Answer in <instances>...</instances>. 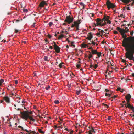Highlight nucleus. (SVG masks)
Here are the masks:
<instances>
[{
    "mask_svg": "<svg viewBox=\"0 0 134 134\" xmlns=\"http://www.w3.org/2000/svg\"><path fill=\"white\" fill-rule=\"evenodd\" d=\"M117 29L119 31L122 38H124L122 41V46L125 47L126 49L130 47L131 46L134 45V36L127 37L126 35L124 32V29H122L119 27H117Z\"/></svg>",
    "mask_w": 134,
    "mask_h": 134,
    "instance_id": "f257e3e1",
    "label": "nucleus"
},
{
    "mask_svg": "<svg viewBox=\"0 0 134 134\" xmlns=\"http://www.w3.org/2000/svg\"><path fill=\"white\" fill-rule=\"evenodd\" d=\"M126 51L125 53V57L130 60H133L134 62V45L131 46L130 47L126 49Z\"/></svg>",
    "mask_w": 134,
    "mask_h": 134,
    "instance_id": "f03ea898",
    "label": "nucleus"
},
{
    "mask_svg": "<svg viewBox=\"0 0 134 134\" xmlns=\"http://www.w3.org/2000/svg\"><path fill=\"white\" fill-rule=\"evenodd\" d=\"M18 127L20 128V130L23 132H27L26 134H35L36 133L35 131H31L29 129L28 125L25 124L23 126L20 125L18 126Z\"/></svg>",
    "mask_w": 134,
    "mask_h": 134,
    "instance_id": "7ed1b4c3",
    "label": "nucleus"
},
{
    "mask_svg": "<svg viewBox=\"0 0 134 134\" xmlns=\"http://www.w3.org/2000/svg\"><path fill=\"white\" fill-rule=\"evenodd\" d=\"M20 114L22 115L23 118L27 120L28 119L29 114L27 112L24 111L23 112H20Z\"/></svg>",
    "mask_w": 134,
    "mask_h": 134,
    "instance_id": "20e7f679",
    "label": "nucleus"
},
{
    "mask_svg": "<svg viewBox=\"0 0 134 134\" xmlns=\"http://www.w3.org/2000/svg\"><path fill=\"white\" fill-rule=\"evenodd\" d=\"M106 5L108 10H110L111 8H113L115 6V5L111 3L109 0L107 1Z\"/></svg>",
    "mask_w": 134,
    "mask_h": 134,
    "instance_id": "39448f33",
    "label": "nucleus"
},
{
    "mask_svg": "<svg viewBox=\"0 0 134 134\" xmlns=\"http://www.w3.org/2000/svg\"><path fill=\"white\" fill-rule=\"evenodd\" d=\"M73 21V18H72L70 16H67L66 17V19L64 20V21L67 22L68 24H70Z\"/></svg>",
    "mask_w": 134,
    "mask_h": 134,
    "instance_id": "423d86ee",
    "label": "nucleus"
},
{
    "mask_svg": "<svg viewBox=\"0 0 134 134\" xmlns=\"http://www.w3.org/2000/svg\"><path fill=\"white\" fill-rule=\"evenodd\" d=\"M103 20H102L101 19L99 18H98L96 19V24L98 26L100 25L102 26H103L105 25L106 24V23H102V22H103Z\"/></svg>",
    "mask_w": 134,
    "mask_h": 134,
    "instance_id": "0eeeda50",
    "label": "nucleus"
},
{
    "mask_svg": "<svg viewBox=\"0 0 134 134\" xmlns=\"http://www.w3.org/2000/svg\"><path fill=\"white\" fill-rule=\"evenodd\" d=\"M53 43L54 44L53 47L54 50L57 53H59L60 51V48L56 44L55 42H53Z\"/></svg>",
    "mask_w": 134,
    "mask_h": 134,
    "instance_id": "6e6552de",
    "label": "nucleus"
},
{
    "mask_svg": "<svg viewBox=\"0 0 134 134\" xmlns=\"http://www.w3.org/2000/svg\"><path fill=\"white\" fill-rule=\"evenodd\" d=\"M48 4L46 3V1H41L39 5V6L40 8V9L43 7H44V6H47Z\"/></svg>",
    "mask_w": 134,
    "mask_h": 134,
    "instance_id": "1a4fd4ad",
    "label": "nucleus"
},
{
    "mask_svg": "<svg viewBox=\"0 0 134 134\" xmlns=\"http://www.w3.org/2000/svg\"><path fill=\"white\" fill-rule=\"evenodd\" d=\"M131 98V96L130 94H128L125 96V98L127 102L129 103L130 100Z\"/></svg>",
    "mask_w": 134,
    "mask_h": 134,
    "instance_id": "9d476101",
    "label": "nucleus"
},
{
    "mask_svg": "<svg viewBox=\"0 0 134 134\" xmlns=\"http://www.w3.org/2000/svg\"><path fill=\"white\" fill-rule=\"evenodd\" d=\"M3 99L7 103H9L10 102V100L9 96H5L3 97Z\"/></svg>",
    "mask_w": 134,
    "mask_h": 134,
    "instance_id": "9b49d317",
    "label": "nucleus"
},
{
    "mask_svg": "<svg viewBox=\"0 0 134 134\" xmlns=\"http://www.w3.org/2000/svg\"><path fill=\"white\" fill-rule=\"evenodd\" d=\"M81 21L80 20H79L76 21H74V23L75 24V27H79V25L81 23Z\"/></svg>",
    "mask_w": 134,
    "mask_h": 134,
    "instance_id": "f8f14e48",
    "label": "nucleus"
},
{
    "mask_svg": "<svg viewBox=\"0 0 134 134\" xmlns=\"http://www.w3.org/2000/svg\"><path fill=\"white\" fill-rule=\"evenodd\" d=\"M89 53V54L88 55V57L89 58L88 61H91V59L90 58H92L93 57V56L92 55V54L91 52L90 51H89L88 52Z\"/></svg>",
    "mask_w": 134,
    "mask_h": 134,
    "instance_id": "ddd939ff",
    "label": "nucleus"
},
{
    "mask_svg": "<svg viewBox=\"0 0 134 134\" xmlns=\"http://www.w3.org/2000/svg\"><path fill=\"white\" fill-rule=\"evenodd\" d=\"M87 39L89 40H91L93 37V35L91 33H89Z\"/></svg>",
    "mask_w": 134,
    "mask_h": 134,
    "instance_id": "4468645a",
    "label": "nucleus"
},
{
    "mask_svg": "<svg viewBox=\"0 0 134 134\" xmlns=\"http://www.w3.org/2000/svg\"><path fill=\"white\" fill-rule=\"evenodd\" d=\"M124 105H125L126 108L127 107L128 108L130 109H131V107L132 106H131L130 104H129V103H127H127H126L125 104H124Z\"/></svg>",
    "mask_w": 134,
    "mask_h": 134,
    "instance_id": "2eb2a0df",
    "label": "nucleus"
},
{
    "mask_svg": "<svg viewBox=\"0 0 134 134\" xmlns=\"http://www.w3.org/2000/svg\"><path fill=\"white\" fill-rule=\"evenodd\" d=\"M97 50H93L92 49L91 50V52L93 55L96 54L97 53Z\"/></svg>",
    "mask_w": 134,
    "mask_h": 134,
    "instance_id": "dca6fc26",
    "label": "nucleus"
},
{
    "mask_svg": "<svg viewBox=\"0 0 134 134\" xmlns=\"http://www.w3.org/2000/svg\"><path fill=\"white\" fill-rule=\"evenodd\" d=\"M60 34V35H59L58 37V40L62 39L64 37V35L63 34L61 33Z\"/></svg>",
    "mask_w": 134,
    "mask_h": 134,
    "instance_id": "f3484780",
    "label": "nucleus"
},
{
    "mask_svg": "<svg viewBox=\"0 0 134 134\" xmlns=\"http://www.w3.org/2000/svg\"><path fill=\"white\" fill-rule=\"evenodd\" d=\"M121 1L124 3L126 4L130 2V0H121Z\"/></svg>",
    "mask_w": 134,
    "mask_h": 134,
    "instance_id": "a211bd4d",
    "label": "nucleus"
},
{
    "mask_svg": "<svg viewBox=\"0 0 134 134\" xmlns=\"http://www.w3.org/2000/svg\"><path fill=\"white\" fill-rule=\"evenodd\" d=\"M102 105H103L104 106V108L105 110H107L109 108V106L103 103H102Z\"/></svg>",
    "mask_w": 134,
    "mask_h": 134,
    "instance_id": "6ab92c4d",
    "label": "nucleus"
},
{
    "mask_svg": "<svg viewBox=\"0 0 134 134\" xmlns=\"http://www.w3.org/2000/svg\"><path fill=\"white\" fill-rule=\"evenodd\" d=\"M105 96H108L110 98L112 96V94L111 93H106L105 94Z\"/></svg>",
    "mask_w": 134,
    "mask_h": 134,
    "instance_id": "aec40b11",
    "label": "nucleus"
},
{
    "mask_svg": "<svg viewBox=\"0 0 134 134\" xmlns=\"http://www.w3.org/2000/svg\"><path fill=\"white\" fill-rule=\"evenodd\" d=\"M28 119H29L30 120L33 122H34L35 121V119H34L32 117L30 116L29 115L28 116Z\"/></svg>",
    "mask_w": 134,
    "mask_h": 134,
    "instance_id": "412c9836",
    "label": "nucleus"
},
{
    "mask_svg": "<svg viewBox=\"0 0 134 134\" xmlns=\"http://www.w3.org/2000/svg\"><path fill=\"white\" fill-rule=\"evenodd\" d=\"M109 16H108L107 17H105L103 19V20L104 19L105 21H107L109 20Z\"/></svg>",
    "mask_w": 134,
    "mask_h": 134,
    "instance_id": "4be33fe9",
    "label": "nucleus"
},
{
    "mask_svg": "<svg viewBox=\"0 0 134 134\" xmlns=\"http://www.w3.org/2000/svg\"><path fill=\"white\" fill-rule=\"evenodd\" d=\"M81 46L82 48H86L87 47V45L85 44H81Z\"/></svg>",
    "mask_w": 134,
    "mask_h": 134,
    "instance_id": "5701e85b",
    "label": "nucleus"
},
{
    "mask_svg": "<svg viewBox=\"0 0 134 134\" xmlns=\"http://www.w3.org/2000/svg\"><path fill=\"white\" fill-rule=\"evenodd\" d=\"M43 59L45 61H49V60H48V57L47 56H45L44 57Z\"/></svg>",
    "mask_w": 134,
    "mask_h": 134,
    "instance_id": "b1692460",
    "label": "nucleus"
},
{
    "mask_svg": "<svg viewBox=\"0 0 134 134\" xmlns=\"http://www.w3.org/2000/svg\"><path fill=\"white\" fill-rule=\"evenodd\" d=\"M89 131L91 132H96L95 131V130L94 129L93 127L92 128L91 130H90Z\"/></svg>",
    "mask_w": 134,
    "mask_h": 134,
    "instance_id": "393cba45",
    "label": "nucleus"
},
{
    "mask_svg": "<svg viewBox=\"0 0 134 134\" xmlns=\"http://www.w3.org/2000/svg\"><path fill=\"white\" fill-rule=\"evenodd\" d=\"M39 132L41 133L44 134V132L42 131V130L41 129H39L38 130Z\"/></svg>",
    "mask_w": 134,
    "mask_h": 134,
    "instance_id": "a878e982",
    "label": "nucleus"
},
{
    "mask_svg": "<svg viewBox=\"0 0 134 134\" xmlns=\"http://www.w3.org/2000/svg\"><path fill=\"white\" fill-rule=\"evenodd\" d=\"M113 94H112V96H111V97L110 98H112V99H115L117 98V97L118 96L117 95H114L113 96Z\"/></svg>",
    "mask_w": 134,
    "mask_h": 134,
    "instance_id": "bb28decb",
    "label": "nucleus"
},
{
    "mask_svg": "<svg viewBox=\"0 0 134 134\" xmlns=\"http://www.w3.org/2000/svg\"><path fill=\"white\" fill-rule=\"evenodd\" d=\"M4 80L3 79H1L0 80V86L2 85V83L4 82Z\"/></svg>",
    "mask_w": 134,
    "mask_h": 134,
    "instance_id": "cd10ccee",
    "label": "nucleus"
},
{
    "mask_svg": "<svg viewBox=\"0 0 134 134\" xmlns=\"http://www.w3.org/2000/svg\"><path fill=\"white\" fill-rule=\"evenodd\" d=\"M124 33H127L129 31V29H127V27L126 28L125 30L124 29Z\"/></svg>",
    "mask_w": 134,
    "mask_h": 134,
    "instance_id": "c85d7f7f",
    "label": "nucleus"
},
{
    "mask_svg": "<svg viewBox=\"0 0 134 134\" xmlns=\"http://www.w3.org/2000/svg\"><path fill=\"white\" fill-rule=\"evenodd\" d=\"M102 54V53L100 52H97V53L96 54H97V55L98 56V57H99L101 55V54Z\"/></svg>",
    "mask_w": 134,
    "mask_h": 134,
    "instance_id": "c756f323",
    "label": "nucleus"
},
{
    "mask_svg": "<svg viewBox=\"0 0 134 134\" xmlns=\"http://www.w3.org/2000/svg\"><path fill=\"white\" fill-rule=\"evenodd\" d=\"M81 90H77L76 91V94L78 95L80 94V92H81Z\"/></svg>",
    "mask_w": 134,
    "mask_h": 134,
    "instance_id": "7c9ffc66",
    "label": "nucleus"
},
{
    "mask_svg": "<svg viewBox=\"0 0 134 134\" xmlns=\"http://www.w3.org/2000/svg\"><path fill=\"white\" fill-rule=\"evenodd\" d=\"M21 98H16L15 99V101L17 102L18 103H19L20 102V100Z\"/></svg>",
    "mask_w": 134,
    "mask_h": 134,
    "instance_id": "2f4dec72",
    "label": "nucleus"
},
{
    "mask_svg": "<svg viewBox=\"0 0 134 134\" xmlns=\"http://www.w3.org/2000/svg\"><path fill=\"white\" fill-rule=\"evenodd\" d=\"M64 63H62L60 64H59V67L61 68L64 65Z\"/></svg>",
    "mask_w": 134,
    "mask_h": 134,
    "instance_id": "473e14b6",
    "label": "nucleus"
},
{
    "mask_svg": "<svg viewBox=\"0 0 134 134\" xmlns=\"http://www.w3.org/2000/svg\"><path fill=\"white\" fill-rule=\"evenodd\" d=\"M53 24V23L52 22H50L48 24V25H49V27H51Z\"/></svg>",
    "mask_w": 134,
    "mask_h": 134,
    "instance_id": "72a5a7b5",
    "label": "nucleus"
},
{
    "mask_svg": "<svg viewBox=\"0 0 134 134\" xmlns=\"http://www.w3.org/2000/svg\"><path fill=\"white\" fill-rule=\"evenodd\" d=\"M89 44H90V45H91V44H92L93 45H95L96 44V43L94 42V41H92L91 42V43H89Z\"/></svg>",
    "mask_w": 134,
    "mask_h": 134,
    "instance_id": "f704fd0d",
    "label": "nucleus"
},
{
    "mask_svg": "<svg viewBox=\"0 0 134 134\" xmlns=\"http://www.w3.org/2000/svg\"><path fill=\"white\" fill-rule=\"evenodd\" d=\"M54 103L55 104H58L59 103V102L58 100H55L54 102Z\"/></svg>",
    "mask_w": 134,
    "mask_h": 134,
    "instance_id": "c9c22d12",
    "label": "nucleus"
},
{
    "mask_svg": "<svg viewBox=\"0 0 134 134\" xmlns=\"http://www.w3.org/2000/svg\"><path fill=\"white\" fill-rule=\"evenodd\" d=\"M105 92H106L107 93H111V92L108 89H106L105 90Z\"/></svg>",
    "mask_w": 134,
    "mask_h": 134,
    "instance_id": "e433bc0d",
    "label": "nucleus"
},
{
    "mask_svg": "<svg viewBox=\"0 0 134 134\" xmlns=\"http://www.w3.org/2000/svg\"><path fill=\"white\" fill-rule=\"evenodd\" d=\"M70 75L71 76V77L73 78H74V77H75V75L73 73H72Z\"/></svg>",
    "mask_w": 134,
    "mask_h": 134,
    "instance_id": "4c0bfd02",
    "label": "nucleus"
},
{
    "mask_svg": "<svg viewBox=\"0 0 134 134\" xmlns=\"http://www.w3.org/2000/svg\"><path fill=\"white\" fill-rule=\"evenodd\" d=\"M50 88V87L49 85H48L45 88V89L48 90Z\"/></svg>",
    "mask_w": 134,
    "mask_h": 134,
    "instance_id": "58836bf2",
    "label": "nucleus"
},
{
    "mask_svg": "<svg viewBox=\"0 0 134 134\" xmlns=\"http://www.w3.org/2000/svg\"><path fill=\"white\" fill-rule=\"evenodd\" d=\"M23 11L24 12L27 13L28 12V10L26 9H24L23 10Z\"/></svg>",
    "mask_w": 134,
    "mask_h": 134,
    "instance_id": "ea45409f",
    "label": "nucleus"
},
{
    "mask_svg": "<svg viewBox=\"0 0 134 134\" xmlns=\"http://www.w3.org/2000/svg\"><path fill=\"white\" fill-rule=\"evenodd\" d=\"M36 23H34L33 24H32L31 25V26L33 27H35L36 26Z\"/></svg>",
    "mask_w": 134,
    "mask_h": 134,
    "instance_id": "a19ab883",
    "label": "nucleus"
},
{
    "mask_svg": "<svg viewBox=\"0 0 134 134\" xmlns=\"http://www.w3.org/2000/svg\"><path fill=\"white\" fill-rule=\"evenodd\" d=\"M80 5L81 6H83L84 5V4L82 2H81L79 3Z\"/></svg>",
    "mask_w": 134,
    "mask_h": 134,
    "instance_id": "79ce46f5",
    "label": "nucleus"
},
{
    "mask_svg": "<svg viewBox=\"0 0 134 134\" xmlns=\"http://www.w3.org/2000/svg\"><path fill=\"white\" fill-rule=\"evenodd\" d=\"M54 127L55 129H56L58 128H59L60 126H57V125H54Z\"/></svg>",
    "mask_w": 134,
    "mask_h": 134,
    "instance_id": "37998d69",
    "label": "nucleus"
},
{
    "mask_svg": "<svg viewBox=\"0 0 134 134\" xmlns=\"http://www.w3.org/2000/svg\"><path fill=\"white\" fill-rule=\"evenodd\" d=\"M15 32L16 33H17L18 32H19V31H20V30H17L16 29H15Z\"/></svg>",
    "mask_w": 134,
    "mask_h": 134,
    "instance_id": "c03bdc74",
    "label": "nucleus"
},
{
    "mask_svg": "<svg viewBox=\"0 0 134 134\" xmlns=\"http://www.w3.org/2000/svg\"><path fill=\"white\" fill-rule=\"evenodd\" d=\"M25 102V100H22V104H21V105H24V104Z\"/></svg>",
    "mask_w": 134,
    "mask_h": 134,
    "instance_id": "a18cd8bd",
    "label": "nucleus"
},
{
    "mask_svg": "<svg viewBox=\"0 0 134 134\" xmlns=\"http://www.w3.org/2000/svg\"><path fill=\"white\" fill-rule=\"evenodd\" d=\"M98 65L96 64H95V65L93 66V68L95 69H96Z\"/></svg>",
    "mask_w": 134,
    "mask_h": 134,
    "instance_id": "49530a36",
    "label": "nucleus"
},
{
    "mask_svg": "<svg viewBox=\"0 0 134 134\" xmlns=\"http://www.w3.org/2000/svg\"><path fill=\"white\" fill-rule=\"evenodd\" d=\"M97 24H96L95 23H94L93 24V27H96L97 26Z\"/></svg>",
    "mask_w": 134,
    "mask_h": 134,
    "instance_id": "de8ad7c7",
    "label": "nucleus"
},
{
    "mask_svg": "<svg viewBox=\"0 0 134 134\" xmlns=\"http://www.w3.org/2000/svg\"><path fill=\"white\" fill-rule=\"evenodd\" d=\"M113 32H114V33L115 34H118V33L117 31L115 30H114L113 31Z\"/></svg>",
    "mask_w": 134,
    "mask_h": 134,
    "instance_id": "09e8293b",
    "label": "nucleus"
},
{
    "mask_svg": "<svg viewBox=\"0 0 134 134\" xmlns=\"http://www.w3.org/2000/svg\"><path fill=\"white\" fill-rule=\"evenodd\" d=\"M47 36L48 37V38H51L52 37V36L50 34H48Z\"/></svg>",
    "mask_w": 134,
    "mask_h": 134,
    "instance_id": "8fccbe9b",
    "label": "nucleus"
},
{
    "mask_svg": "<svg viewBox=\"0 0 134 134\" xmlns=\"http://www.w3.org/2000/svg\"><path fill=\"white\" fill-rule=\"evenodd\" d=\"M111 119V117L110 116H108V118H107V120H108L110 121Z\"/></svg>",
    "mask_w": 134,
    "mask_h": 134,
    "instance_id": "3c124183",
    "label": "nucleus"
},
{
    "mask_svg": "<svg viewBox=\"0 0 134 134\" xmlns=\"http://www.w3.org/2000/svg\"><path fill=\"white\" fill-rule=\"evenodd\" d=\"M133 32H134L133 31L130 32V34L132 36H133Z\"/></svg>",
    "mask_w": 134,
    "mask_h": 134,
    "instance_id": "603ef678",
    "label": "nucleus"
},
{
    "mask_svg": "<svg viewBox=\"0 0 134 134\" xmlns=\"http://www.w3.org/2000/svg\"><path fill=\"white\" fill-rule=\"evenodd\" d=\"M131 109H132V110L133 112H134V107L132 106V107H131Z\"/></svg>",
    "mask_w": 134,
    "mask_h": 134,
    "instance_id": "864d4df0",
    "label": "nucleus"
},
{
    "mask_svg": "<svg viewBox=\"0 0 134 134\" xmlns=\"http://www.w3.org/2000/svg\"><path fill=\"white\" fill-rule=\"evenodd\" d=\"M100 32L101 33V34L103 35V34L104 32V31L103 30H101L100 31Z\"/></svg>",
    "mask_w": 134,
    "mask_h": 134,
    "instance_id": "5fc2aeb1",
    "label": "nucleus"
},
{
    "mask_svg": "<svg viewBox=\"0 0 134 134\" xmlns=\"http://www.w3.org/2000/svg\"><path fill=\"white\" fill-rule=\"evenodd\" d=\"M132 1H133V2L132 3V5H133L134 4V0H130V2Z\"/></svg>",
    "mask_w": 134,
    "mask_h": 134,
    "instance_id": "6e6d98bb",
    "label": "nucleus"
},
{
    "mask_svg": "<svg viewBox=\"0 0 134 134\" xmlns=\"http://www.w3.org/2000/svg\"><path fill=\"white\" fill-rule=\"evenodd\" d=\"M74 43L73 42H72V43H71L72 46L74 48L75 47V45L73 44Z\"/></svg>",
    "mask_w": 134,
    "mask_h": 134,
    "instance_id": "4d7b16f0",
    "label": "nucleus"
},
{
    "mask_svg": "<svg viewBox=\"0 0 134 134\" xmlns=\"http://www.w3.org/2000/svg\"><path fill=\"white\" fill-rule=\"evenodd\" d=\"M90 67L91 68H92L93 67V65L92 64H91L90 66Z\"/></svg>",
    "mask_w": 134,
    "mask_h": 134,
    "instance_id": "13d9d810",
    "label": "nucleus"
},
{
    "mask_svg": "<svg viewBox=\"0 0 134 134\" xmlns=\"http://www.w3.org/2000/svg\"><path fill=\"white\" fill-rule=\"evenodd\" d=\"M121 90V88L120 87H118L117 89V91H120Z\"/></svg>",
    "mask_w": 134,
    "mask_h": 134,
    "instance_id": "bf43d9fd",
    "label": "nucleus"
},
{
    "mask_svg": "<svg viewBox=\"0 0 134 134\" xmlns=\"http://www.w3.org/2000/svg\"><path fill=\"white\" fill-rule=\"evenodd\" d=\"M107 21V23H108L109 24H110L111 23V21L109 20Z\"/></svg>",
    "mask_w": 134,
    "mask_h": 134,
    "instance_id": "052dcab7",
    "label": "nucleus"
},
{
    "mask_svg": "<svg viewBox=\"0 0 134 134\" xmlns=\"http://www.w3.org/2000/svg\"><path fill=\"white\" fill-rule=\"evenodd\" d=\"M80 65L79 64H77V67L78 68H79L80 67Z\"/></svg>",
    "mask_w": 134,
    "mask_h": 134,
    "instance_id": "680f3d73",
    "label": "nucleus"
},
{
    "mask_svg": "<svg viewBox=\"0 0 134 134\" xmlns=\"http://www.w3.org/2000/svg\"><path fill=\"white\" fill-rule=\"evenodd\" d=\"M76 27V30L78 31V30H80V29H79V27Z\"/></svg>",
    "mask_w": 134,
    "mask_h": 134,
    "instance_id": "e2e57ef3",
    "label": "nucleus"
},
{
    "mask_svg": "<svg viewBox=\"0 0 134 134\" xmlns=\"http://www.w3.org/2000/svg\"><path fill=\"white\" fill-rule=\"evenodd\" d=\"M18 83V81L17 80H16L15 81V84H17Z\"/></svg>",
    "mask_w": 134,
    "mask_h": 134,
    "instance_id": "0e129e2a",
    "label": "nucleus"
},
{
    "mask_svg": "<svg viewBox=\"0 0 134 134\" xmlns=\"http://www.w3.org/2000/svg\"><path fill=\"white\" fill-rule=\"evenodd\" d=\"M75 25V24H74H74H72V25H71V27H75V25Z\"/></svg>",
    "mask_w": 134,
    "mask_h": 134,
    "instance_id": "69168bd1",
    "label": "nucleus"
},
{
    "mask_svg": "<svg viewBox=\"0 0 134 134\" xmlns=\"http://www.w3.org/2000/svg\"><path fill=\"white\" fill-rule=\"evenodd\" d=\"M22 43H24V44H25L26 43V42L25 41H22Z\"/></svg>",
    "mask_w": 134,
    "mask_h": 134,
    "instance_id": "338daca9",
    "label": "nucleus"
},
{
    "mask_svg": "<svg viewBox=\"0 0 134 134\" xmlns=\"http://www.w3.org/2000/svg\"><path fill=\"white\" fill-rule=\"evenodd\" d=\"M73 131L72 130L70 132L69 134H72V133H73Z\"/></svg>",
    "mask_w": 134,
    "mask_h": 134,
    "instance_id": "774afa93",
    "label": "nucleus"
}]
</instances>
